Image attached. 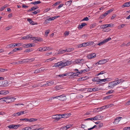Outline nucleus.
Listing matches in <instances>:
<instances>
[{
    "instance_id": "nucleus-37",
    "label": "nucleus",
    "mask_w": 130,
    "mask_h": 130,
    "mask_svg": "<svg viewBox=\"0 0 130 130\" xmlns=\"http://www.w3.org/2000/svg\"><path fill=\"white\" fill-rule=\"evenodd\" d=\"M6 99V97H3L2 98H1L0 99V102H5V101Z\"/></svg>"
},
{
    "instance_id": "nucleus-51",
    "label": "nucleus",
    "mask_w": 130,
    "mask_h": 130,
    "mask_svg": "<svg viewBox=\"0 0 130 130\" xmlns=\"http://www.w3.org/2000/svg\"><path fill=\"white\" fill-rule=\"evenodd\" d=\"M59 17V16H55L53 17H51L52 20H54L55 19L57 18L58 17Z\"/></svg>"
},
{
    "instance_id": "nucleus-15",
    "label": "nucleus",
    "mask_w": 130,
    "mask_h": 130,
    "mask_svg": "<svg viewBox=\"0 0 130 130\" xmlns=\"http://www.w3.org/2000/svg\"><path fill=\"white\" fill-rule=\"evenodd\" d=\"M71 114L70 113H65L62 115L63 116V118H66L69 117L70 115Z\"/></svg>"
},
{
    "instance_id": "nucleus-32",
    "label": "nucleus",
    "mask_w": 130,
    "mask_h": 130,
    "mask_svg": "<svg viewBox=\"0 0 130 130\" xmlns=\"http://www.w3.org/2000/svg\"><path fill=\"white\" fill-rule=\"evenodd\" d=\"M100 89H99L98 87H95L92 88V90H93V91H97Z\"/></svg>"
},
{
    "instance_id": "nucleus-52",
    "label": "nucleus",
    "mask_w": 130,
    "mask_h": 130,
    "mask_svg": "<svg viewBox=\"0 0 130 130\" xmlns=\"http://www.w3.org/2000/svg\"><path fill=\"white\" fill-rule=\"evenodd\" d=\"M50 10V8H47L44 10V13L46 12H48V11H49V10Z\"/></svg>"
},
{
    "instance_id": "nucleus-42",
    "label": "nucleus",
    "mask_w": 130,
    "mask_h": 130,
    "mask_svg": "<svg viewBox=\"0 0 130 130\" xmlns=\"http://www.w3.org/2000/svg\"><path fill=\"white\" fill-rule=\"evenodd\" d=\"M59 77H63L64 76H66V73L57 75Z\"/></svg>"
},
{
    "instance_id": "nucleus-21",
    "label": "nucleus",
    "mask_w": 130,
    "mask_h": 130,
    "mask_svg": "<svg viewBox=\"0 0 130 130\" xmlns=\"http://www.w3.org/2000/svg\"><path fill=\"white\" fill-rule=\"evenodd\" d=\"M52 119L58 121L59 118L57 117V115H56L52 116Z\"/></svg>"
},
{
    "instance_id": "nucleus-56",
    "label": "nucleus",
    "mask_w": 130,
    "mask_h": 130,
    "mask_svg": "<svg viewBox=\"0 0 130 130\" xmlns=\"http://www.w3.org/2000/svg\"><path fill=\"white\" fill-rule=\"evenodd\" d=\"M35 60L34 58H31L30 59H28V62H31L34 61Z\"/></svg>"
},
{
    "instance_id": "nucleus-25",
    "label": "nucleus",
    "mask_w": 130,
    "mask_h": 130,
    "mask_svg": "<svg viewBox=\"0 0 130 130\" xmlns=\"http://www.w3.org/2000/svg\"><path fill=\"white\" fill-rule=\"evenodd\" d=\"M113 96V95H112V94H111L110 95H108L106 96L105 97H104V100H107V99H110V98H112Z\"/></svg>"
},
{
    "instance_id": "nucleus-12",
    "label": "nucleus",
    "mask_w": 130,
    "mask_h": 130,
    "mask_svg": "<svg viewBox=\"0 0 130 130\" xmlns=\"http://www.w3.org/2000/svg\"><path fill=\"white\" fill-rule=\"evenodd\" d=\"M29 60L28 59H27L23 60L22 61H19L18 63L20 64H22L24 63H26L28 62Z\"/></svg>"
},
{
    "instance_id": "nucleus-28",
    "label": "nucleus",
    "mask_w": 130,
    "mask_h": 130,
    "mask_svg": "<svg viewBox=\"0 0 130 130\" xmlns=\"http://www.w3.org/2000/svg\"><path fill=\"white\" fill-rule=\"evenodd\" d=\"M72 2V1H69L66 2L65 4L66 5L69 6L71 4Z\"/></svg>"
},
{
    "instance_id": "nucleus-7",
    "label": "nucleus",
    "mask_w": 130,
    "mask_h": 130,
    "mask_svg": "<svg viewBox=\"0 0 130 130\" xmlns=\"http://www.w3.org/2000/svg\"><path fill=\"white\" fill-rule=\"evenodd\" d=\"M130 6V2L124 3L122 6V8H124L125 7H128Z\"/></svg>"
},
{
    "instance_id": "nucleus-43",
    "label": "nucleus",
    "mask_w": 130,
    "mask_h": 130,
    "mask_svg": "<svg viewBox=\"0 0 130 130\" xmlns=\"http://www.w3.org/2000/svg\"><path fill=\"white\" fill-rule=\"evenodd\" d=\"M6 69H3L2 68H0V72H3L5 71H7Z\"/></svg>"
},
{
    "instance_id": "nucleus-49",
    "label": "nucleus",
    "mask_w": 130,
    "mask_h": 130,
    "mask_svg": "<svg viewBox=\"0 0 130 130\" xmlns=\"http://www.w3.org/2000/svg\"><path fill=\"white\" fill-rule=\"evenodd\" d=\"M113 10V9H111L109 10H108L107 11V12L108 13V14H109L110 13L112 12Z\"/></svg>"
},
{
    "instance_id": "nucleus-4",
    "label": "nucleus",
    "mask_w": 130,
    "mask_h": 130,
    "mask_svg": "<svg viewBox=\"0 0 130 130\" xmlns=\"http://www.w3.org/2000/svg\"><path fill=\"white\" fill-rule=\"evenodd\" d=\"M96 54L93 53L88 55L87 56L88 59H91L95 58L96 57Z\"/></svg>"
},
{
    "instance_id": "nucleus-13",
    "label": "nucleus",
    "mask_w": 130,
    "mask_h": 130,
    "mask_svg": "<svg viewBox=\"0 0 130 130\" xmlns=\"http://www.w3.org/2000/svg\"><path fill=\"white\" fill-rule=\"evenodd\" d=\"M67 52L71 51V50L69 51L68 50L66 49L65 50H60L59 51V53L60 54H62V53H65L66 52Z\"/></svg>"
},
{
    "instance_id": "nucleus-29",
    "label": "nucleus",
    "mask_w": 130,
    "mask_h": 130,
    "mask_svg": "<svg viewBox=\"0 0 130 130\" xmlns=\"http://www.w3.org/2000/svg\"><path fill=\"white\" fill-rule=\"evenodd\" d=\"M33 50L32 48H28L26 49L24 51V52H31V51H32Z\"/></svg>"
},
{
    "instance_id": "nucleus-44",
    "label": "nucleus",
    "mask_w": 130,
    "mask_h": 130,
    "mask_svg": "<svg viewBox=\"0 0 130 130\" xmlns=\"http://www.w3.org/2000/svg\"><path fill=\"white\" fill-rule=\"evenodd\" d=\"M86 72V70L85 69H84L83 70H81L80 71H79V74H82V73H85Z\"/></svg>"
},
{
    "instance_id": "nucleus-31",
    "label": "nucleus",
    "mask_w": 130,
    "mask_h": 130,
    "mask_svg": "<svg viewBox=\"0 0 130 130\" xmlns=\"http://www.w3.org/2000/svg\"><path fill=\"white\" fill-rule=\"evenodd\" d=\"M93 41H89L86 42L87 44V46L91 45H93Z\"/></svg>"
},
{
    "instance_id": "nucleus-34",
    "label": "nucleus",
    "mask_w": 130,
    "mask_h": 130,
    "mask_svg": "<svg viewBox=\"0 0 130 130\" xmlns=\"http://www.w3.org/2000/svg\"><path fill=\"white\" fill-rule=\"evenodd\" d=\"M114 92V90H110L108 91L107 92L106 94L108 95L110 94H111L112 93Z\"/></svg>"
},
{
    "instance_id": "nucleus-16",
    "label": "nucleus",
    "mask_w": 130,
    "mask_h": 130,
    "mask_svg": "<svg viewBox=\"0 0 130 130\" xmlns=\"http://www.w3.org/2000/svg\"><path fill=\"white\" fill-rule=\"evenodd\" d=\"M66 76H70L71 77L73 78V72H70L66 73Z\"/></svg>"
},
{
    "instance_id": "nucleus-19",
    "label": "nucleus",
    "mask_w": 130,
    "mask_h": 130,
    "mask_svg": "<svg viewBox=\"0 0 130 130\" xmlns=\"http://www.w3.org/2000/svg\"><path fill=\"white\" fill-rule=\"evenodd\" d=\"M104 116H101L100 115H98L95 116L96 119V120H100L102 119L103 117Z\"/></svg>"
},
{
    "instance_id": "nucleus-17",
    "label": "nucleus",
    "mask_w": 130,
    "mask_h": 130,
    "mask_svg": "<svg viewBox=\"0 0 130 130\" xmlns=\"http://www.w3.org/2000/svg\"><path fill=\"white\" fill-rule=\"evenodd\" d=\"M1 95H5L8 94L9 92L8 91L6 90H1Z\"/></svg>"
},
{
    "instance_id": "nucleus-36",
    "label": "nucleus",
    "mask_w": 130,
    "mask_h": 130,
    "mask_svg": "<svg viewBox=\"0 0 130 130\" xmlns=\"http://www.w3.org/2000/svg\"><path fill=\"white\" fill-rule=\"evenodd\" d=\"M61 3L60 2L58 1L56 3L54 4L53 5V7H54L58 5Z\"/></svg>"
},
{
    "instance_id": "nucleus-20",
    "label": "nucleus",
    "mask_w": 130,
    "mask_h": 130,
    "mask_svg": "<svg viewBox=\"0 0 130 130\" xmlns=\"http://www.w3.org/2000/svg\"><path fill=\"white\" fill-rule=\"evenodd\" d=\"M87 25V24L86 23H83L79 25L78 28L79 29H82L83 27Z\"/></svg>"
},
{
    "instance_id": "nucleus-59",
    "label": "nucleus",
    "mask_w": 130,
    "mask_h": 130,
    "mask_svg": "<svg viewBox=\"0 0 130 130\" xmlns=\"http://www.w3.org/2000/svg\"><path fill=\"white\" fill-rule=\"evenodd\" d=\"M107 107H107V106L106 105V106H103L101 107V108H100V109H105Z\"/></svg>"
},
{
    "instance_id": "nucleus-27",
    "label": "nucleus",
    "mask_w": 130,
    "mask_h": 130,
    "mask_svg": "<svg viewBox=\"0 0 130 130\" xmlns=\"http://www.w3.org/2000/svg\"><path fill=\"white\" fill-rule=\"evenodd\" d=\"M22 50V48L21 47L15 48L13 50V51L15 52L21 50Z\"/></svg>"
},
{
    "instance_id": "nucleus-26",
    "label": "nucleus",
    "mask_w": 130,
    "mask_h": 130,
    "mask_svg": "<svg viewBox=\"0 0 130 130\" xmlns=\"http://www.w3.org/2000/svg\"><path fill=\"white\" fill-rule=\"evenodd\" d=\"M96 120V119L95 118V117H92V118H88L85 119V120Z\"/></svg>"
},
{
    "instance_id": "nucleus-55",
    "label": "nucleus",
    "mask_w": 130,
    "mask_h": 130,
    "mask_svg": "<svg viewBox=\"0 0 130 130\" xmlns=\"http://www.w3.org/2000/svg\"><path fill=\"white\" fill-rule=\"evenodd\" d=\"M125 25L124 24H121L120 25V26H119L118 27V28L119 29H121V28H123L124 27Z\"/></svg>"
},
{
    "instance_id": "nucleus-23",
    "label": "nucleus",
    "mask_w": 130,
    "mask_h": 130,
    "mask_svg": "<svg viewBox=\"0 0 130 130\" xmlns=\"http://www.w3.org/2000/svg\"><path fill=\"white\" fill-rule=\"evenodd\" d=\"M92 80L94 82H97L98 83V82L99 81V79L98 78V77H95L92 79Z\"/></svg>"
},
{
    "instance_id": "nucleus-62",
    "label": "nucleus",
    "mask_w": 130,
    "mask_h": 130,
    "mask_svg": "<svg viewBox=\"0 0 130 130\" xmlns=\"http://www.w3.org/2000/svg\"><path fill=\"white\" fill-rule=\"evenodd\" d=\"M113 82H114V83L115 82H116L117 84H120L121 83V82H120V80H116L114 81H113Z\"/></svg>"
},
{
    "instance_id": "nucleus-22",
    "label": "nucleus",
    "mask_w": 130,
    "mask_h": 130,
    "mask_svg": "<svg viewBox=\"0 0 130 130\" xmlns=\"http://www.w3.org/2000/svg\"><path fill=\"white\" fill-rule=\"evenodd\" d=\"M114 83V82H113V81L109 83L108 87L109 88H113L114 86L113 84V83Z\"/></svg>"
},
{
    "instance_id": "nucleus-39",
    "label": "nucleus",
    "mask_w": 130,
    "mask_h": 130,
    "mask_svg": "<svg viewBox=\"0 0 130 130\" xmlns=\"http://www.w3.org/2000/svg\"><path fill=\"white\" fill-rule=\"evenodd\" d=\"M57 117L59 118V120L60 119L63 118V116H62V115L61 114H57Z\"/></svg>"
},
{
    "instance_id": "nucleus-14",
    "label": "nucleus",
    "mask_w": 130,
    "mask_h": 130,
    "mask_svg": "<svg viewBox=\"0 0 130 130\" xmlns=\"http://www.w3.org/2000/svg\"><path fill=\"white\" fill-rule=\"evenodd\" d=\"M73 61L72 60L67 61L65 62H64V66H68L72 63Z\"/></svg>"
},
{
    "instance_id": "nucleus-53",
    "label": "nucleus",
    "mask_w": 130,
    "mask_h": 130,
    "mask_svg": "<svg viewBox=\"0 0 130 130\" xmlns=\"http://www.w3.org/2000/svg\"><path fill=\"white\" fill-rule=\"evenodd\" d=\"M123 130H130V126L125 127L123 128Z\"/></svg>"
},
{
    "instance_id": "nucleus-3",
    "label": "nucleus",
    "mask_w": 130,
    "mask_h": 130,
    "mask_svg": "<svg viewBox=\"0 0 130 130\" xmlns=\"http://www.w3.org/2000/svg\"><path fill=\"white\" fill-rule=\"evenodd\" d=\"M111 39V38L110 37H108V38L105 39L101 42H99L98 44V45L99 46L103 44H105L108 42Z\"/></svg>"
},
{
    "instance_id": "nucleus-24",
    "label": "nucleus",
    "mask_w": 130,
    "mask_h": 130,
    "mask_svg": "<svg viewBox=\"0 0 130 130\" xmlns=\"http://www.w3.org/2000/svg\"><path fill=\"white\" fill-rule=\"evenodd\" d=\"M27 21L29 22V23H30V24H31L32 25H34L36 24L35 23V22L32 21L31 19H27Z\"/></svg>"
},
{
    "instance_id": "nucleus-5",
    "label": "nucleus",
    "mask_w": 130,
    "mask_h": 130,
    "mask_svg": "<svg viewBox=\"0 0 130 130\" xmlns=\"http://www.w3.org/2000/svg\"><path fill=\"white\" fill-rule=\"evenodd\" d=\"M109 60L108 59H103L99 61V63L100 64H102L106 63Z\"/></svg>"
},
{
    "instance_id": "nucleus-1",
    "label": "nucleus",
    "mask_w": 130,
    "mask_h": 130,
    "mask_svg": "<svg viewBox=\"0 0 130 130\" xmlns=\"http://www.w3.org/2000/svg\"><path fill=\"white\" fill-rule=\"evenodd\" d=\"M16 99L14 97L9 98L6 97V99L5 102L7 103H10L13 102Z\"/></svg>"
},
{
    "instance_id": "nucleus-48",
    "label": "nucleus",
    "mask_w": 130,
    "mask_h": 130,
    "mask_svg": "<svg viewBox=\"0 0 130 130\" xmlns=\"http://www.w3.org/2000/svg\"><path fill=\"white\" fill-rule=\"evenodd\" d=\"M75 62L76 63H80V59H76Z\"/></svg>"
},
{
    "instance_id": "nucleus-45",
    "label": "nucleus",
    "mask_w": 130,
    "mask_h": 130,
    "mask_svg": "<svg viewBox=\"0 0 130 130\" xmlns=\"http://www.w3.org/2000/svg\"><path fill=\"white\" fill-rule=\"evenodd\" d=\"M38 8H39V7L38 6H36L35 7H33L31 8V9L32 10V11H34L35 10H36L38 9Z\"/></svg>"
},
{
    "instance_id": "nucleus-10",
    "label": "nucleus",
    "mask_w": 130,
    "mask_h": 130,
    "mask_svg": "<svg viewBox=\"0 0 130 130\" xmlns=\"http://www.w3.org/2000/svg\"><path fill=\"white\" fill-rule=\"evenodd\" d=\"M54 84V82L52 81H49L47 82L46 83V85L47 86H51L53 84Z\"/></svg>"
},
{
    "instance_id": "nucleus-60",
    "label": "nucleus",
    "mask_w": 130,
    "mask_h": 130,
    "mask_svg": "<svg viewBox=\"0 0 130 130\" xmlns=\"http://www.w3.org/2000/svg\"><path fill=\"white\" fill-rule=\"evenodd\" d=\"M69 34V31H66L64 33V35H65L66 36H68Z\"/></svg>"
},
{
    "instance_id": "nucleus-61",
    "label": "nucleus",
    "mask_w": 130,
    "mask_h": 130,
    "mask_svg": "<svg viewBox=\"0 0 130 130\" xmlns=\"http://www.w3.org/2000/svg\"><path fill=\"white\" fill-rule=\"evenodd\" d=\"M38 69L39 70V73H40L42 72L43 71H44V70L45 69H41V68H40Z\"/></svg>"
},
{
    "instance_id": "nucleus-38",
    "label": "nucleus",
    "mask_w": 130,
    "mask_h": 130,
    "mask_svg": "<svg viewBox=\"0 0 130 130\" xmlns=\"http://www.w3.org/2000/svg\"><path fill=\"white\" fill-rule=\"evenodd\" d=\"M106 81L105 79H99V81L98 82V84H99V83H100L101 82H105Z\"/></svg>"
},
{
    "instance_id": "nucleus-40",
    "label": "nucleus",
    "mask_w": 130,
    "mask_h": 130,
    "mask_svg": "<svg viewBox=\"0 0 130 130\" xmlns=\"http://www.w3.org/2000/svg\"><path fill=\"white\" fill-rule=\"evenodd\" d=\"M14 116H19L20 115V112H18L17 113H15L13 114Z\"/></svg>"
},
{
    "instance_id": "nucleus-50",
    "label": "nucleus",
    "mask_w": 130,
    "mask_h": 130,
    "mask_svg": "<svg viewBox=\"0 0 130 130\" xmlns=\"http://www.w3.org/2000/svg\"><path fill=\"white\" fill-rule=\"evenodd\" d=\"M82 47H85L87 46V45L86 43V42L82 44Z\"/></svg>"
},
{
    "instance_id": "nucleus-46",
    "label": "nucleus",
    "mask_w": 130,
    "mask_h": 130,
    "mask_svg": "<svg viewBox=\"0 0 130 130\" xmlns=\"http://www.w3.org/2000/svg\"><path fill=\"white\" fill-rule=\"evenodd\" d=\"M20 120L21 121H27L28 120V118L20 119Z\"/></svg>"
},
{
    "instance_id": "nucleus-18",
    "label": "nucleus",
    "mask_w": 130,
    "mask_h": 130,
    "mask_svg": "<svg viewBox=\"0 0 130 130\" xmlns=\"http://www.w3.org/2000/svg\"><path fill=\"white\" fill-rule=\"evenodd\" d=\"M9 84V83L8 81L5 80L3 82V85L4 87L8 86Z\"/></svg>"
},
{
    "instance_id": "nucleus-30",
    "label": "nucleus",
    "mask_w": 130,
    "mask_h": 130,
    "mask_svg": "<svg viewBox=\"0 0 130 130\" xmlns=\"http://www.w3.org/2000/svg\"><path fill=\"white\" fill-rule=\"evenodd\" d=\"M32 38V40L36 41H40V40L39 39L38 37H34Z\"/></svg>"
},
{
    "instance_id": "nucleus-6",
    "label": "nucleus",
    "mask_w": 130,
    "mask_h": 130,
    "mask_svg": "<svg viewBox=\"0 0 130 130\" xmlns=\"http://www.w3.org/2000/svg\"><path fill=\"white\" fill-rule=\"evenodd\" d=\"M75 70L76 71H77L76 72L73 73V78H75V77L76 76H78L79 74V71L78 69H76L74 70Z\"/></svg>"
},
{
    "instance_id": "nucleus-35",
    "label": "nucleus",
    "mask_w": 130,
    "mask_h": 130,
    "mask_svg": "<svg viewBox=\"0 0 130 130\" xmlns=\"http://www.w3.org/2000/svg\"><path fill=\"white\" fill-rule=\"evenodd\" d=\"M106 73V72L105 71H104V70L103 71H101V72H100V73H99L97 75H96V76H99V75H100Z\"/></svg>"
},
{
    "instance_id": "nucleus-47",
    "label": "nucleus",
    "mask_w": 130,
    "mask_h": 130,
    "mask_svg": "<svg viewBox=\"0 0 130 130\" xmlns=\"http://www.w3.org/2000/svg\"><path fill=\"white\" fill-rule=\"evenodd\" d=\"M23 47L25 48H28L29 47L28 46V44H25L23 45Z\"/></svg>"
},
{
    "instance_id": "nucleus-58",
    "label": "nucleus",
    "mask_w": 130,
    "mask_h": 130,
    "mask_svg": "<svg viewBox=\"0 0 130 130\" xmlns=\"http://www.w3.org/2000/svg\"><path fill=\"white\" fill-rule=\"evenodd\" d=\"M107 24L104 25H102L101 26H102V28H106L107 27Z\"/></svg>"
},
{
    "instance_id": "nucleus-11",
    "label": "nucleus",
    "mask_w": 130,
    "mask_h": 130,
    "mask_svg": "<svg viewBox=\"0 0 130 130\" xmlns=\"http://www.w3.org/2000/svg\"><path fill=\"white\" fill-rule=\"evenodd\" d=\"M46 48L45 47H43L39 48L37 50V51L40 52H44L46 51Z\"/></svg>"
},
{
    "instance_id": "nucleus-33",
    "label": "nucleus",
    "mask_w": 130,
    "mask_h": 130,
    "mask_svg": "<svg viewBox=\"0 0 130 130\" xmlns=\"http://www.w3.org/2000/svg\"><path fill=\"white\" fill-rule=\"evenodd\" d=\"M41 3V2L40 1H35L34 2H32L31 3V4H33L34 5H35L36 4H40Z\"/></svg>"
},
{
    "instance_id": "nucleus-54",
    "label": "nucleus",
    "mask_w": 130,
    "mask_h": 130,
    "mask_svg": "<svg viewBox=\"0 0 130 130\" xmlns=\"http://www.w3.org/2000/svg\"><path fill=\"white\" fill-rule=\"evenodd\" d=\"M11 47V44L7 45L6 47V48H10Z\"/></svg>"
},
{
    "instance_id": "nucleus-9",
    "label": "nucleus",
    "mask_w": 130,
    "mask_h": 130,
    "mask_svg": "<svg viewBox=\"0 0 130 130\" xmlns=\"http://www.w3.org/2000/svg\"><path fill=\"white\" fill-rule=\"evenodd\" d=\"M122 118V117H117L115 119L113 123H115L116 124L118 123L120 121V119Z\"/></svg>"
},
{
    "instance_id": "nucleus-63",
    "label": "nucleus",
    "mask_w": 130,
    "mask_h": 130,
    "mask_svg": "<svg viewBox=\"0 0 130 130\" xmlns=\"http://www.w3.org/2000/svg\"><path fill=\"white\" fill-rule=\"evenodd\" d=\"M25 127V129H26V130H31V129L30 127L28 126Z\"/></svg>"
},
{
    "instance_id": "nucleus-2",
    "label": "nucleus",
    "mask_w": 130,
    "mask_h": 130,
    "mask_svg": "<svg viewBox=\"0 0 130 130\" xmlns=\"http://www.w3.org/2000/svg\"><path fill=\"white\" fill-rule=\"evenodd\" d=\"M54 65L55 67H58L60 68H61L65 66L64 62H63L62 61H60L55 63Z\"/></svg>"
},
{
    "instance_id": "nucleus-57",
    "label": "nucleus",
    "mask_w": 130,
    "mask_h": 130,
    "mask_svg": "<svg viewBox=\"0 0 130 130\" xmlns=\"http://www.w3.org/2000/svg\"><path fill=\"white\" fill-rule=\"evenodd\" d=\"M88 20H89V19L88 18V17H86L85 18H84L82 20V21H88Z\"/></svg>"
},
{
    "instance_id": "nucleus-41",
    "label": "nucleus",
    "mask_w": 130,
    "mask_h": 130,
    "mask_svg": "<svg viewBox=\"0 0 130 130\" xmlns=\"http://www.w3.org/2000/svg\"><path fill=\"white\" fill-rule=\"evenodd\" d=\"M123 89V87H118L117 88V90L118 91H122V89Z\"/></svg>"
},
{
    "instance_id": "nucleus-64",
    "label": "nucleus",
    "mask_w": 130,
    "mask_h": 130,
    "mask_svg": "<svg viewBox=\"0 0 130 130\" xmlns=\"http://www.w3.org/2000/svg\"><path fill=\"white\" fill-rule=\"evenodd\" d=\"M47 19L45 21L44 23L45 24H47V23H49L50 22Z\"/></svg>"
},
{
    "instance_id": "nucleus-8",
    "label": "nucleus",
    "mask_w": 130,
    "mask_h": 130,
    "mask_svg": "<svg viewBox=\"0 0 130 130\" xmlns=\"http://www.w3.org/2000/svg\"><path fill=\"white\" fill-rule=\"evenodd\" d=\"M32 36L31 35H29L26 36H24L22 37L21 40H27L29 39V38H31Z\"/></svg>"
}]
</instances>
